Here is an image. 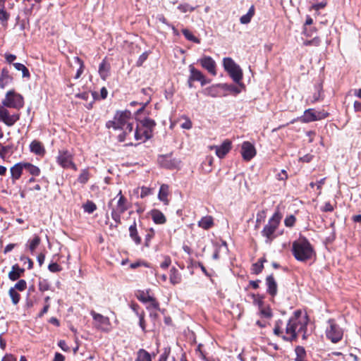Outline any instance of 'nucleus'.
<instances>
[{"label":"nucleus","mask_w":361,"mask_h":361,"mask_svg":"<svg viewBox=\"0 0 361 361\" xmlns=\"http://www.w3.org/2000/svg\"><path fill=\"white\" fill-rule=\"evenodd\" d=\"M308 324V317L302 310H295L293 315L289 318L285 330L283 328V323L281 320H278L275 323L274 334L281 336L284 341H293L297 339L300 334H302V338L306 339L307 326Z\"/></svg>","instance_id":"f257e3e1"},{"label":"nucleus","mask_w":361,"mask_h":361,"mask_svg":"<svg viewBox=\"0 0 361 361\" xmlns=\"http://www.w3.org/2000/svg\"><path fill=\"white\" fill-rule=\"evenodd\" d=\"M292 252L295 258L300 262H306L315 255L312 245L305 238H300L293 243Z\"/></svg>","instance_id":"f03ea898"},{"label":"nucleus","mask_w":361,"mask_h":361,"mask_svg":"<svg viewBox=\"0 0 361 361\" xmlns=\"http://www.w3.org/2000/svg\"><path fill=\"white\" fill-rule=\"evenodd\" d=\"M281 218V214L279 212H276L264 226L261 234L265 238L266 244L271 245L275 238L282 234V232H277Z\"/></svg>","instance_id":"7ed1b4c3"},{"label":"nucleus","mask_w":361,"mask_h":361,"mask_svg":"<svg viewBox=\"0 0 361 361\" xmlns=\"http://www.w3.org/2000/svg\"><path fill=\"white\" fill-rule=\"evenodd\" d=\"M109 207L111 208V216L112 219L116 224H121V214L129 208L128 200L122 194L121 190L109 202Z\"/></svg>","instance_id":"20e7f679"},{"label":"nucleus","mask_w":361,"mask_h":361,"mask_svg":"<svg viewBox=\"0 0 361 361\" xmlns=\"http://www.w3.org/2000/svg\"><path fill=\"white\" fill-rule=\"evenodd\" d=\"M155 126V121L149 118L139 121L133 133L134 140L143 142L150 139Z\"/></svg>","instance_id":"39448f33"},{"label":"nucleus","mask_w":361,"mask_h":361,"mask_svg":"<svg viewBox=\"0 0 361 361\" xmlns=\"http://www.w3.org/2000/svg\"><path fill=\"white\" fill-rule=\"evenodd\" d=\"M131 115V112L128 110L117 111L114 116V119L106 123V128H113L115 130H123L128 124H133L130 122Z\"/></svg>","instance_id":"423d86ee"},{"label":"nucleus","mask_w":361,"mask_h":361,"mask_svg":"<svg viewBox=\"0 0 361 361\" xmlns=\"http://www.w3.org/2000/svg\"><path fill=\"white\" fill-rule=\"evenodd\" d=\"M223 66L225 71L228 72L235 82L239 83L241 81L243 78L242 70L231 58H224L223 59Z\"/></svg>","instance_id":"0eeeda50"},{"label":"nucleus","mask_w":361,"mask_h":361,"mask_svg":"<svg viewBox=\"0 0 361 361\" xmlns=\"http://www.w3.org/2000/svg\"><path fill=\"white\" fill-rule=\"evenodd\" d=\"M56 161L63 169H72L74 171L78 169L73 162V154L68 149L59 150Z\"/></svg>","instance_id":"6e6552de"},{"label":"nucleus","mask_w":361,"mask_h":361,"mask_svg":"<svg viewBox=\"0 0 361 361\" xmlns=\"http://www.w3.org/2000/svg\"><path fill=\"white\" fill-rule=\"evenodd\" d=\"M4 106L20 109L23 106L24 99L22 95L13 90L8 91L2 101Z\"/></svg>","instance_id":"1a4fd4ad"},{"label":"nucleus","mask_w":361,"mask_h":361,"mask_svg":"<svg viewBox=\"0 0 361 361\" xmlns=\"http://www.w3.org/2000/svg\"><path fill=\"white\" fill-rule=\"evenodd\" d=\"M329 116L328 113L322 111H316L313 109H308L304 111L302 116L293 119L290 123H294L296 121H300L304 123H310L315 121H319L326 118Z\"/></svg>","instance_id":"9d476101"},{"label":"nucleus","mask_w":361,"mask_h":361,"mask_svg":"<svg viewBox=\"0 0 361 361\" xmlns=\"http://www.w3.org/2000/svg\"><path fill=\"white\" fill-rule=\"evenodd\" d=\"M328 327L326 329V336L332 343L339 342L343 336V329L336 323L334 319L328 320Z\"/></svg>","instance_id":"9b49d317"},{"label":"nucleus","mask_w":361,"mask_h":361,"mask_svg":"<svg viewBox=\"0 0 361 361\" xmlns=\"http://www.w3.org/2000/svg\"><path fill=\"white\" fill-rule=\"evenodd\" d=\"M90 314L94 320V326L97 329L105 333L111 331L112 326L109 317L97 313L94 310L90 312Z\"/></svg>","instance_id":"f8f14e48"},{"label":"nucleus","mask_w":361,"mask_h":361,"mask_svg":"<svg viewBox=\"0 0 361 361\" xmlns=\"http://www.w3.org/2000/svg\"><path fill=\"white\" fill-rule=\"evenodd\" d=\"M122 130L123 132L117 136L118 141L120 142H127L126 145H133L134 141L133 125L128 124V126Z\"/></svg>","instance_id":"ddd939ff"},{"label":"nucleus","mask_w":361,"mask_h":361,"mask_svg":"<svg viewBox=\"0 0 361 361\" xmlns=\"http://www.w3.org/2000/svg\"><path fill=\"white\" fill-rule=\"evenodd\" d=\"M197 61L201 65V66L207 70L210 74L214 76L216 75V64L211 56H204L198 59Z\"/></svg>","instance_id":"4468645a"},{"label":"nucleus","mask_w":361,"mask_h":361,"mask_svg":"<svg viewBox=\"0 0 361 361\" xmlns=\"http://www.w3.org/2000/svg\"><path fill=\"white\" fill-rule=\"evenodd\" d=\"M20 119L19 114H11L6 109L2 110L0 114V121L8 127L13 126Z\"/></svg>","instance_id":"2eb2a0df"},{"label":"nucleus","mask_w":361,"mask_h":361,"mask_svg":"<svg viewBox=\"0 0 361 361\" xmlns=\"http://www.w3.org/2000/svg\"><path fill=\"white\" fill-rule=\"evenodd\" d=\"M189 71H190V80L194 81H198L201 83L202 86H204L211 82L210 80H207L205 76L203 75V73L196 69L193 65L189 66Z\"/></svg>","instance_id":"dca6fc26"},{"label":"nucleus","mask_w":361,"mask_h":361,"mask_svg":"<svg viewBox=\"0 0 361 361\" xmlns=\"http://www.w3.org/2000/svg\"><path fill=\"white\" fill-rule=\"evenodd\" d=\"M241 154L244 160L250 161L256 155V149L250 142H244L241 147Z\"/></svg>","instance_id":"f3484780"},{"label":"nucleus","mask_w":361,"mask_h":361,"mask_svg":"<svg viewBox=\"0 0 361 361\" xmlns=\"http://www.w3.org/2000/svg\"><path fill=\"white\" fill-rule=\"evenodd\" d=\"M211 149H214L216 155L220 158H224L231 150V142L228 140H226L223 142V143L219 145H214L211 147Z\"/></svg>","instance_id":"a211bd4d"},{"label":"nucleus","mask_w":361,"mask_h":361,"mask_svg":"<svg viewBox=\"0 0 361 361\" xmlns=\"http://www.w3.org/2000/svg\"><path fill=\"white\" fill-rule=\"evenodd\" d=\"M159 163L162 167L173 169L179 166L180 161L176 159H173L171 156L165 155L160 158Z\"/></svg>","instance_id":"6ab92c4d"},{"label":"nucleus","mask_w":361,"mask_h":361,"mask_svg":"<svg viewBox=\"0 0 361 361\" xmlns=\"http://www.w3.org/2000/svg\"><path fill=\"white\" fill-rule=\"evenodd\" d=\"M267 293L271 297L277 294V283L273 275H269L266 278Z\"/></svg>","instance_id":"aec40b11"},{"label":"nucleus","mask_w":361,"mask_h":361,"mask_svg":"<svg viewBox=\"0 0 361 361\" xmlns=\"http://www.w3.org/2000/svg\"><path fill=\"white\" fill-rule=\"evenodd\" d=\"M23 170H25L24 162L17 163L11 168V178L13 183L20 178Z\"/></svg>","instance_id":"412c9836"},{"label":"nucleus","mask_w":361,"mask_h":361,"mask_svg":"<svg viewBox=\"0 0 361 361\" xmlns=\"http://www.w3.org/2000/svg\"><path fill=\"white\" fill-rule=\"evenodd\" d=\"M110 64L104 59L99 66V75L103 80H106L110 75Z\"/></svg>","instance_id":"4be33fe9"},{"label":"nucleus","mask_w":361,"mask_h":361,"mask_svg":"<svg viewBox=\"0 0 361 361\" xmlns=\"http://www.w3.org/2000/svg\"><path fill=\"white\" fill-rule=\"evenodd\" d=\"M25 269L16 264L12 266L11 270L8 273V279L12 281H17L23 275Z\"/></svg>","instance_id":"5701e85b"},{"label":"nucleus","mask_w":361,"mask_h":361,"mask_svg":"<svg viewBox=\"0 0 361 361\" xmlns=\"http://www.w3.org/2000/svg\"><path fill=\"white\" fill-rule=\"evenodd\" d=\"M129 235L136 245H140L142 242L141 238L138 235L137 224L135 221L129 227Z\"/></svg>","instance_id":"b1692460"},{"label":"nucleus","mask_w":361,"mask_h":361,"mask_svg":"<svg viewBox=\"0 0 361 361\" xmlns=\"http://www.w3.org/2000/svg\"><path fill=\"white\" fill-rule=\"evenodd\" d=\"M151 216L153 221L157 224H164L166 221L164 214L158 209H153L151 212Z\"/></svg>","instance_id":"393cba45"},{"label":"nucleus","mask_w":361,"mask_h":361,"mask_svg":"<svg viewBox=\"0 0 361 361\" xmlns=\"http://www.w3.org/2000/svg\"><path fill=\"white\" fill-rule=\"evenodd\" d=\"M41 243V238L37 235H34L32 239H29L26 243V247L29 249L31 254H34L36 248Z\"/></svg>","instance_id":"a878e982"},{"label":"nucleus","mask_w":361,"mask_h":361,"mask_svg":"<svg viewBox=\"0 0 361 361\" xmlns=\"http://www.w3.org/2000/svg\"><path fill=\"white\" fill-rule=\"evenodd\" d=\"M13 78L9 75V71L6 68H3L0 75V87L4 88L11 82Z\"/></svg>","instance_id":"bb28decb"},{"label":"nucleus","mask_w":361,"mask_h":361,"mask_svg":"<svg viewBox=\"0 0 361 361\" xmlns=\"http://www.w3.org/2000/svg\"><path fill=\"white\" fill-rule=\"evenodd\" d=\"M169 185L166 184H162L160 187L158 198L160 201L163 202L164 204L167 205L169 204Z\"/></svg>","instance_id":"cd10ccee"},{"label":"nucleus","mask_w":361,"mask_h":361,"mask_svg":"<svg viewBox=\"0 0 361 361\" xmlns=\"http://www.w3.org/2000/svg\"><path fill=\"white\" fill-rule=\"evenodd\" d=\"M197 225L204 230H208L214 226V219L211 216H205L198 221Z\"/></svg>","instance_id":"c85d7f7f"},{"label":"nucleus","mask_w":361,"mask_h":361,"mask_svg":"<svg viewBox=\"0 0 361 361\" xmlns=\"http://www.w3.org/2000/svg\"><path fill=\"white\" fill-rule=\"evenodd\" d=\"M170 282L173 285L178 284L181 282V274L176 267H172L170 270Z\"/></svg>","instance_id":"c756f323"},{"label":"nucleus","mask_w":361,"mask_h":361,"mask_svg":"<svg viewBox=\"0 0 361 361\" xmlns=\"http://www.w3.org/2000/svg\"><path fill=\"white\" fill-rule=\"evenodd\" d=\"M30 151L35 154L42 155L44 154V148L42 144L37 140H33L30 145Z\"/></svg>","instance_id":"7c9ffc66"},{"label":"nucleus","mask_w":361,"mask_h":361,"mask_svg":"<svg viewBox=\"0 0 361 361\" xmlns=\"http://www.w3.org/2000/svg\"><path fill=\"white\" fill-rule=\"evenodd\" d=\"M151 89L149 88H143L141 90V92L147 96V97L146 98L145 101V102H142L140 105H141V107L137 111L136 114H140L144 109L149 104L150 101H151V97H150V92H151Z\"/></svg>","instance_id":"2f4dec72"},{"label":"nucleus","mask_w":361,"mask_h":361,"mask_svg":"<svg viewBox=\"0 0 361 361\" xmlns=\"http://www.w3.org/2000/svg\"><path fill=\"white\" fill-rule=\"evenodd\" d=\"M24 167L25 171H26L32 176H38L41 173V171L38 166H35L30 163L24 162Z\"/></svg>","instance_id":"473e14b6"},{"label":"nucleus","mask_w":361,"mask_h":361,"mask_svg":"<svg viewBox=\"0 0 361 361\" xmlns=\"http://www.w3.org/2000/svg\"><path fill=\"white\" fill-rule=\"evenodd\" d=\"M220 87H219V84H217V85H212V86H210L207 88H206L204 90V94L207 96H210V97H220L221 94L218 91V88Z\"/></svg>","instance_id":"72a5a7b5"},{"label":"nucleus","mask_w":361,"mask_h":361,"mask_svg":"<svg viewBox=\"0 0 361 361\" xmlns=\"http://www.w3.org/2000/svg\"><path fill=\"white\" fill-rule=\"evenodd\" d=\"M135 361H152L150 354L144 349L137 351V357Z\"/></svg>","instance_id":"f704fd0d"},{"label":"nucleus","mask_w":361,"mask_h":361,"mask_svg":"<svg viewBox=\"0 0 361 361\" xmlns=\"http://www.w3.org/2000/svg\"><path fill=\"white\" fill-rule=\"evenodd\" d=\"M13 66L16 70L22 71L23 78H30V74L29 70L25 65L20 63H14Z\"/></svg>","instance_id":"c9c22d12"},{"label":"nucleus","mask_w":361,"mask_h":361,"mask_svg":"<svg viewBox=\"0 0 361 361\" xmlns=\"http://www.w3.org/2000/svg\"><path fill=\"white\" fill-rule=\"evenodd\" d=\"M259 314L262 317L270 319L272 317V311L269 306L264 305L259 309Z\"/></svg>","instance_id":"e433bc0d"},{"label":"nucleus","mask_w":361,"mask_h":361,"mask_svg":"<svg viewBox=\"0 0 361 361\" xmlns=\"http://www.w3.org/2000/svg\"><path fill=\"white\" fill-rule=\"evenodd\" d=\"M152 296L149 295V292H145V291H139L137 294V298L144 302L146 303L147 302H149V300H152Z\"/></svg>","instance_id":"4c0bfd02"},{"label":"nucleus","mask_w":361,"mask_h":361,"mask_svg":"<svg viewBox=\"0 0 361 361\" xmlns=\"http://www.w3.org/2000/svg\"><path fill=\"white\" fill-rule=\"evenodd\" d=\"M9 296L11 298L12 302L13 305H17L20 300V294L15 290L13 288H11L8 290Z\"/></svg>","instance_id":"58836bf2"},{"label":"nucleus","mask_w":361,"mask_h":361,"mask_svg":"<svg viewBox=\"0 0 361 361\" xmlns=\"http://www.w3.org/2000/svg\"><path fill=\"white\" fill-rule=\"evenodd\" d=\"M82 208L85 212L92 214L97 209V206L93 202L88 200L83 204Z\"/></svg>","instance_id":"ea45409f"},{"label":"nucleus","mask_w":361,"mask_h":361,"mask_svg":"<svg viewBox=\"0 0 361 361\" xmlns=\"http://www.w3.org/2000/svg\"><path fill=\"white\" fill-rule=\"evenodd\" d=\"M90 178V173L87 169L82 170L78 178V180L80 183L85 184Z\"/></svg>","instance_id":"a19ab883"},{"label":"nucleus","mask_w":361,"mask_h":361,"mask_svg":"<svg viewBox=\"0 0 361 361\" xmlns=\"http://www.w3.org/2000/svg\"><path fill=\"white\" fill-rule=\"evenodd\" d=\"M10 15L6 11L5 8H0V21L2 25L6 26L8 23Z\"/></svg>","instance_id":"79ce46f5"},{"label":"nucleus","mask_w":361,"mask_h":361,"mask_svg":"<svg viewBox=\"0 0 361 361\" xmlns=\"http://www.w3.org/2000/svg\"><path fill=\"white\" fill-rule=\"evenodd\" d=\"M182 32L188 40L195 43H200V40L188 29H183Z\"/></svg>","instance_id":"37998d69"},{"label":"nucleus","mask_w":361,"mask_h":361,"mask_svg":"<svg viewBox=\"0 0 361 361\" xmlns=\"http://www.w3.org/2000/svg\"><path fill=\"white\" fill-rule=\"evenodd\" d=\"M219 87H220V88H221L224 90L233 92L235 94H238L240 92V90H238V88L233 85H228L226 83H222V84H219Z\"/></svg>","instance_id":"c03bdc74"},{"label":"nucleus","mask_w":361,"mask_h":361,"mask_svg":"<svg viewBox=\"0 0 361 361\" xmlns=\"http://www.w3.org/2000/svg\"><path fill=\"white\" fill-rule=\"evenodd\" d=\"M39 290L41 292H44L50 288V283L47 279H42L39 281Z\"/></svg>","instance_id":"a18cd8bd"},{"label":"nucleus","mask_w":361,"mask_h":361,"mask_svg":"<svg viewBox=\"0 0 361 361\" xmlns=\"http://www.w3.org/2000/svg\"><path fill=\"white\" fill-rule=\"evenodd\" d=\"M15 290L23 291L27 288V282L24 279L19 280L13 287Z\"/></svg>","instance_id":"49530a36"},{"label":"nucleus","mask_w":361,"mask_h":361,"mask_svg":"<svg viewBox=\"0 0 361 361\" xmlns=\"http://www.w3.org/2000/svg\"><path fill=\"white\" fill-rule=\"evenodd\" d=\"M321 43V39L318 37H315L310 40H306L303 42L305 46L318 47Z\"/></svg>","instance_id":"de8ad7c7"},{"label":"nucleus","mask_w":361,"mask_h":361,"mask_svg":"<svg viewBox=\"0 0 361 361\" xmlns=\"http://www.w3.org/2000/svg\"><path fill=\"white\" fill-rule=\"evenodd\" d=\"M154 234H155V231L152 228H149L147 231V233L145 235V246L146 247L149 246L150 240H152V238H154Z\"/></svg>","instance_id":"09e8293b"},{"label":"nucleus","mask_w":361,"mask_h":361,"mask_svg":"<svg viewBox=\"0 0 361 361\" xmlns=\"http://www.w3.org/2000/svg\"><path fill=\"white\" fill-rule=\"evenodd\" d=\"M75 61H77L79 65H80V68H78V70L77 71V73H76V75L75 76V78H79L81 75V74L83 72V68H84V63L83 61L79 58V57H75Z\"/></svg>","instance_id":"8fccbe9b"},{"label":"nucleus","mask_w":361,"mask_h":361,"mask_svg":"<svg viewBox=\"0 0 361 361\" xmlns=\"http://www.w3.org/2000/svg\"><path fill=\"white\" fill-rule=\"evenodd\" d=\"M263 268H264V265L262 263L259 264V262H257L255 263L254 264H252V271L255 274H259L262 271Z\"/></svg>","instance_id":"3c124183"},{"label":"nucleus","mask_w":361,"mask_h":361,"mask_svg":"<svg viewBox=\"0 0 361 361\" xmlns=\"http://www.w3.org/2000/svg\"><path fill=\"white\" fill-rule=\"evenodd\" d=\"M295 217L293 215H290L286 217L284 224L287 227H293L295 223Z\"/></svg>","instance_id":"603ef678"},{"label":"nucleus","mask_w":361,"mask_h":361,"mask_svg":"<svg viewBox=\"0 0 361 361\" xmlns=\"http://www.w3.org/2000/svg\"><path fill=\"white\" fill-rule=\"evenodd\" d=\"M195 8V7L190 6L188 4H180L178 6V9H179L182 13H186L188 11L192 12Z\"/></svg>","instance_id":"864d4df0"},{"label":"nucleus","mask_w":361,"mask_h":361,"mask_svg":"<svg viewBox=\"0 0 361 361\" xmlns=\"http://www.w3.org/2000/svg\"><path fill=\"white\" fill-rule=\"evenodd\" d=\"M139 318V325L142 330L145 332L146 331V324L145 320V312L142 311L140 315L138 316Z\"/></svg>","instance_id":"5fc2aeb1"},{"label":"nucleus","mask_w":361,"mask_h":361,"mask_svg":"<svg viewBox=\"0 0 361 361\" xmlns=\"http://www.w3.org/2000/svg\"><path fill=\"white\" fill-rule=\"evenodd\" d=\"M48 269L53 273L59 272L61 271V267L56 262L50 263L48 266Z\"/></svg>","instance_id":"6e6d98bb"},{"label":"nucleus","mask_w":361,"mask_h":361,"mask_svg":"<svg viewBox=\"0 0 361 361\" xmlns=\"http://www.w3.org/2000/svg\"><path fill=\"white\" fill-rule=\"evenodd\" d=\"M326 4H327L326 1L324 0V1H321V2L313 4L312 5V8L315 10V11H319V10L322 9L324 7H326Z\"/></svg>","instance_id":"4d7b16f0"},{"label":"nucleus","mask_w":361,"mask_h":361,"mask_svg":"<svg viewBox=\"0 0 361 361\" xmlns=\"http://www.w3.org/2000/svg\"><path fill=\"white\" fill-rule=\"evenodd\" d=\"M20 260L23 262L24 264H27V269H32L33 267V262L32 260L26 256H20Z\"/></svg>","instance_id":"13d9d810"},{"label":"nucleus","mask_w":361,"mask_h":361,"mask_svg":"<svg viewBox=\"0 0 361 361\" xmlns=\"http://www.w3.org/2000/svg\"><path fill=\"white\" fill-rule=\"evenodd\" d=\"M171 264V259L170 257L165 256L164 261L160 264V267L163 269H167Z\"/></svg>","instance_id":"bf43d9fd"},{"label":"nucleus","mask_w":361,"mask_h":361,"mask_svg":"<svg viewBox=\"0 0 361 361\" xmlns=\"http://www.w3.org/2000/svg\"><path fill=\"white\" fill-rule=\"evenodd\" d=\"M334 210V206L329 202H325L324 205L321 208V211L324 212H333Z\"/></svg>","instance_id":"052dcab7"},{"label":"nucleus","mask_w":361,"mask_h":361,"mask_svg":"<svg viewBox=\"0 0 361 361\" xmlns=\"http://www.w3.org/2000/svg\"><path fill=\"white\" fill-rule=\"evenodd\" d=\"M152 193V190L147 187H142L140 192V197L144 198Z\"/></svg>","instance_id":"680f3d73"},{"label":"nucleus","mask_w":361,"mask_h":361,"mask_svg":"<svg viewBox=\"0 0 361 361\" xmlns=\"http://www.w3.org/2000/svg\"><path fill=\"white\" fill-rule=\"evenodd\" d=\"M288 173L286 170H281L277 175L276 178L279 180H286L288 179Z\"/></svg>","instance_id":"e2e57ef3"},{"label":"nucleus","mask_w":361,"mask_h":361,"mask_svg":"<svg viewBox=\"0 0 361 361\" xmlns=\"http://www.w3.org/2000/svg\"><path fill=\"white\" fill-rule=\"evenodd\" d=\"M147 57H148V53L147 52L142 53L140 56V57H139V59H138V60L137 61V65L138 66H142V63L147 60Z\"/></svg>","instance_id":"0e129e2a"},{"label":"nucleus","mask_w":361,"mask_h":361,"mask_svg":"<svg viewBox=\"0 0 361 361\" xmlns=\"http://www.w3.org/2000/svg\"><path fill=\"white\" fill-rule=\"evenodd\" d=\"M252 297L254 298V303L259 306V309L264 305L261 296H255V295H252Z\"/></svg>","instance_id":"69168bd1"},{"label":"nucleus","mask_w":361,"mask_h":361,"mask_svg":"<svg viewBox=\"0 0 361 361\" xmlns=\"http://www.w3.org/2000/svg\"><path fill=\"white\" fill-rule=\"evenodd\" d=\"M4 57L6 61L9 63H13L16 59V55L9 53H6Z\"/></svg>","instance_id":"338daca9"},{"label":"nucleus","mask_w":361,"mask_h":361,"mask_svg":"<svg viewBox=\"0 0 361 361\" xmlns=\"http://www.w3.org/2000/svg\"><path fill=\"white\" fill-rule=\"evenodd\" d=\"M1 361H17L15 356L11 354H6L1 360Z\"/></svg>","instance_id":"774afa93"}]
</instances>
